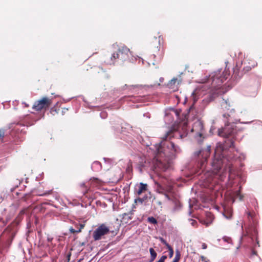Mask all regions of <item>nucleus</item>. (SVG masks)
<instances>
[{
    "instance_id": "473e14b6",
    "label": "nucleus",
    "mask_w": 262,
    "mask_h": 262,
    "mask_svg": "<svg viewBox=\"0 0 262 262\" xmlns=\"http://www.w3.org/2000/svg\"><path fill=\"white\" fill-rule=\"evenodd\" d=\"M81 231V229L80 228H77V229L76 230V233H79Z\"/></svg>"
},
{
    "instance_id": "cd10ccee",
    "label": "nucleus",
    "mask_w": 262,
    "mask_h": 262,
    "mask_svg": "<svg viewBox=\"0 0 262 262\" xmlns=\"http://www.w3.org/2000/svg\"><path fill=\"white\" fill-rule=\"evenodd\" d=\"M4 130L2 129H0V139H2L4 136Z\"/></svg>"
},
{
    "instance_id": "f257e3e1",
    "label": "nucleus",
    "mask_w": 262,
    "mask_h": 262,
    "mask_svg": "<svg viewBox=\"0 0 262 262\" xmlns=\"http://www.w3.org/2000/svg\"><path fill=\"white\" fill-rule=\"evenodd\" d=\"M245 158L244 154L239 153L235 148L232 140H226L224 143L218 142L214 150V159L212 163L213 176L207 178V182L214 183V179L224 181L227 176L228 179H230L228 173L224 171V169L222 170V168L225 167L230 169V162L237 159L241 161Z\"/></svg>"
},
{
    "instance_id": "5701e85b",
    "label": "nucleus",
    "mask_w": 262,
    "mask_h": 262,
    "mask_svg": "<svg viewBox=\"0 0 262 262\" xmlns=\"http://www.w3.org/2000/svg\"><path fill=\"white\" fill-rule=\"evenodd\" d=\"M223 240L224 242H226L228 244H232V239L230 237L228 236H224L223 237Z\"/></svg>"
},
{
    "instance_id": "f704fd0d",
    "label": "nucleus",
    "mask_w": 262,
    "mask_h": 262,
    "mask_svg": "<svg viewBox=\"0 0 262 262\" xmlns=\"http://www.w3.org/2000/svg\"><path fill=\"white\" fill-rule=\"evenodd\" d=\"M33 123H28V122H26V125L27 126H31L33 124Z\"/></svg>"
},
{
    "instance_id": "393cba45",
    "label": "nucleus",
    "mask_w": 262,
    "mask_h": 262,
    "mask_svg": "<svg viewBox=\"0 0 262 262\" xmlns=\"http://www.w3.org/2000/svg\"><path fill=\"white\" fill-rule=\"evenodd\" d=\"M143 202H144V199H143V198H138L135 200V203L136 204H137V203L142 204L143 203Z\"/></svg>"
},
{
    "instance_id": "4be33fe9",
    "label": "nucleus",
    "mask_w": 262,
    "mask_h": 262,
    "mask_svg": "<svg viewBox=\"0 0 262 262\" xmlns=\"http://www.w3.org/2000/svg\"><path fill=\"white\" fill-rule=\"evenodd\" d=\"M148 221L149 223L153 224H156L157 223V220L152 216L148 217Z\"/></svg>"
},
{
    "instance_id": "f3484780",
    "label": "nucleus",
    "mask_w": 262,
    "mask_h": 262,
    "mask_svg": "<svg viewBox=\"0 0 262 262\" xmlns=\"http://www.w3.org/2000/svg\"><path fill=\"white\" fill-rule=\"evenodd\" d=\"M178 79L176 78H172L168 83L167 85L169 88L171 89H174V85L177 82Z\"/></svg>"
},
{
    "instance_id": "ea45409f",
    "label": "nucleus",
    "mask_w": 262,
    "mask_h": 262,
    "mask_svg": "<svg viewBox=\"0 0 262 262\" xmlns=\"http://www.w3.org/2000/svg\"><path fill=\"white\" fill-rule=\"evenodd\" d=\"M20 213H24V210L21 211Z\"/></svg>"
},
{
    "instance_id": "c03bdc74",
    "label": "nucleus",
    "mask_w": 262,
    "mask_h": 262,
    "mask_svg": "<svg viewBox=\"0 0 262 262\" xmlns=\"http://www.w3.org/2000/svg\"><path fill=\"white\" fill-rule=\"evenodd\" d=\"M209 176V174H207L206 177Z\"/></svg>"
},
{
    "instance_id": "58836bf2",
    "label": "nucleus",
    "mask_w": 262,
    "mask_h": 262,
    "mask_svg": "<svg viewBox=\"0 0 262 262\" xmlns=\"http://www.w3.org/2000/svg\"><path fill=\"white\" fill-rule=\"evenodd\" d=\"M239 179H240V180L241 181H244V179H243V178H239Z\"/></svg>"
},
{
    "instance_id": "423d86ee",
    "label": "nucleus",
    "mask_w": 262,
    "mask_h": 262,
    "mask_svg": "<svg viewBox=\"0 0 262 262\" xmlns=\"http://www.w3.org/2000/svg\"><path fill=\"white\" fill-rule=\"evenodd\" d=\"M248 219L249 220V225L246 227L245 225V228L246 230V234L241 237L240 240H242L244 236L248 235L253 239V237L256 235L257 230L256 229V222L254 218V215L250 212H247Z\"/></svg>"
},
{
    "instance_id": "c756f323",
    "label": "nucleus",
    "mask_w": 262,
    "mask_h": 262,
    "mask_svg": "<svg viewBox=\"0 0 262 262\" xmlns=\"http://www.w3.org/2000/svg\"><path fill=\"white\" fill-rule=\"evenodd\" d=\"M70 232H71V233H76V230H75V229H73L72 227H71V228H70Z\"/></svg>"
},
{
    "instance_id": "79ce46f5",
    "label": "nucleus",
    "mask_w": 262,
    "mask_h": 262,
    "mask_svg": "<svg viewBox=\"0 0 262 262\" xmlns=\"http://www.w3.org/2000/svg\"><path fill=\"white\" fill-rule=\"evenodd\" d=\"M241 227H242V229H243L244 226L242 225V226H241Z\"/></svg>"
},
{
    "instance_id": "b1692460",
    "label": "nucleus",
    "mask_w": 262,
    "mask_h": 262,
    "mask_svg": "<svg viewBox=\"0 0 262 262\" xmlns=\"http://www.w3.org/2000/svg\"><path fill=\"white\" fill-rule=\"evenodd\" d=\"M159 239L162 243H163L166 246L167 248L168 247V246H170L163 237H159Z\"/></svg>"
},
{
    "instance_id": "37998d69",
    "label": "nucleus",
    "mask_w": 262,
    "mask_h": 262,
    "mask_svg": "<svg viewBox=\"0 0 262 262\" xmlns=\"http://www.w3.org/2000/svg\"><path fill=\"white\" fill-rule=\"evenodd\" d=\"M253 254H255V252H254V251H253Z\"/></svg>"
},
{
    "instance_id": "4c0bfd02",
    "label": "nucleus",
    "mask_w": 262,
    "mask_h": 262,
    "mask_svg": "<svg viewBox=\"0 0 262 262\" xmlns=\"http://www.w3.org/2000/svg\"><path fill=\"white\" fill-rule=\"evenodd\" d=\"M163 80H164V78H163L161 77V78H160V82H162L163 81Z\"/></svg>"
},
{
    "instance_id": "c9c22d12",
    "label": "nucleus",
    "mask_w": 262,
    "mask_h": 262,
    "mask_svg": "<svg viewBox=\"0 0 262 262\" xmlns=\"http://www.w3.org/2000/svg\"><path fill=\"white\" fill-rule=\"evenodd\" d=\"M251 69V68L250 67H247L246 68V71H249Z\"/></svg>"
},
{
    "instance_id": "39448f33",
    "label": "nucleus",
    "mask_w": 262,
    "mask_h": 262,
    "mask_svg": "<svg viewBox=\"0 0 262 262\" xmlns=\"http://www.w3.org/2000/svg\"><path fill=\"white\" fill-rule=\"evenodd\" d=\"M211 151V146H208L207 148L200 149L193 154V158L196 159L198 162L197 169L195 173L198 175L200 174L206 166L207 158L209 157Z\"/></svg>"
},
{
    "instance_id": "f03ea898",
    "label": "nucleus",
    "mask_w": 262,
    "mask_h": 262,
    "mask_svg": "<svg viewBox=\"0 0 262 262\" xmlns=\"http://www.w3.org/2000/svg\"><path fill=\"white\" fill-rule=\"evenodd\" d=\"M187 127V123L185 122L183 123L182 128L183 130V133L173 130H170L167 132L163 138L162 141L159 144L155 145L156 152L152 163H149V166H147L145 161V164L142 165L141 168L146 170L150 169L153 171H156L157 169L165 170L167 168V164L173 158L174 154L181 152L180 147L169 140L171 139L172 137L177 136V135L181 139L186 137L188 134ZM141 170L142 169H141Z\"/></svg>"
},
{
    "instance_id": "7ed1b4c3",
    "label": "nucleus",
    "mask_w": 262,
    "mask_h": 262,
    "mask_svg": "<svg viewBox=\"0 0 262 262\" xmlns=\"http://www.w3.org/2000/svg\"><path fill=\"white\" fill-rule=\"evenodd\" d=\"M230 76V72L225 69L219 70L211 73L208 77L202 79V83H204L202 87V91H208L210 96V101L212 100L216 96L224 93L223 83Z\"/></svg>"
},
{
    "instance_id": "7c9ffc66",
    "label": "nucleus",
    "mask_w": 262,
    "mask_h": 262,
    "mask_svg": "<svg viewBox=\"0 0 262 262\" xmlns=\"http://www.w3.org/2000/svg\"><path fill=\"white\" fill-rule=\"evenodd\" d=\"M202 248H203V249H206L207 248V245H206V244H205V243H203V244H202Z\"/></svg>"
},
{
    "instance_id": "9b49d317",
    "label": "nucleus",
    "mask_w": 262,
    "mask_h": 262,
    "mask_svg": "<svg viewBox=\"0 0 262 262\" xmlns=\"http://www.w3.org/2000/svg\"><path fill=\"white\" fill-rule=\"evenodd\" d=\"M155 189L156 191L159 193L164 194L165 197L168 199L170 200V198L168 195V193L170 192L172 190L171 186H168L166 188L162 186L159 183H156L155 184Z\"/></svg>"
},
{
    "instance_id": "0eeeda50",
    "label": "nucleus",
    "mask_w": 262,
    "mask_h": 262,
    "mask_svg": "<svg viewBox=\"0 0 262 262\" xmlns=\"http://www.w3.org/2000/svg\"><path fill=\"white\" fill-rule=\"evenodd\" d=\"M224 118H228L227 121H225V127L222 129H219L218 132V135L220 136L227 138L229 136L231 135L234 132V129L233 125L230 124V121H232L231 118V116L228 114H224L223 115Z\"/></svg>"
},
{
    "instance_id": "c85d7f7f",
    "label": "nucleus",
    "mask_w": 262,
    "mask_h": 262,
    "mask_svg": "<svg viewBox=\"0 0 262 262\" xmlns=\"http://www.w3.org/2000/svg\"><path fill=\"white\" fill-rule=\"evenodd\" d=\"M10 220L9 218H7V220H6V221L5 222V221H3V223H4V225H6L7 224V223L8 222V221ZM3 221V218H2L1 217H0V222Z\"/></svg>"
},
{
    "instance_id": "72a5a7b5",
    "label": "nucleus",
    "mask_w": 262,
    "mask_h": 262,
    "mask_svg": "<svg viewBox=\"0 0 262 262\" xmlns=\"http://www.w3.org/2000/svg\"><path fill=\"white\" fill-rule=\"evenodd\" d=\"M79 226H80L79 228H80L82 230V229L83 228L84 225L81 224L79 225Z\"/></svg>"
},
{
    "instance_id": "a211bd4d",
    "label": "nucleus",
    "mask_w": 262,
    "mask_h": 262,
    "mask_svg": "<svg viewBox=\"0 0 262 262\" xmlns=\"http://www.w3.org/2000/svg\"><path fill=\"white\" fill-rule=\"evenodd\" d=\"M181 253L180 252L177 250L176 251V256L173 260L172 262H178L180 259Z\"/></svg>"
},
{
    "instance_id": "f8f14e48",
    "label": "nucleus",
    "mask_w": 262,
    "mask_h": 262,
    "mask_svg": "<svg viewBox=\"0 0 262 262\" xmlns=\"http://www.w3.org/2000/svg\"><path fill=\"white\" fill-rule=\"evenodd\" d=\"M206 215L207 217V220L201 219L200 220V221L202 224L205 225L207 227L212 223L213 220V215L211 213H207Z\"/></svg>"
},
{
    "instance_id": "a19ab883",
    "label": "nucleus",
    "mask_w": 262,
    "mask_h": 262,
    "mask_svg": "<svg viewBox=\"0 0 262 262\" xmlns=\"http://www.w3.org/2000/svg\"><path fill=\"white\" fill-rule=\"evenodd\" d=\"M10 227H8V228H7V230H10Z\"/></svg>"
},
{
    "instance_id": "6ab92c4d",
    "label": "nucleus",
    "mask_w": 262,
    "mask_h": 262,
    "mask_svg": "<svg viewBox=\"0 0 262 262\" xmlns=\"http://www.w3.org/2000/svg\"><path fill=\"white\" fill-rule=\"evenodd\" d=\"M234 197L236 198H239V200H242L243 196L241 195L240 192V189L234 192Z\"/></svg>"
},
{
    "instance_id": "4468645a",
    "label": "nucleus",
    "mask_w": 262,
    "mask_h": 262,
    "mask_svg": "<svg viewBox=\"0 0 262 262\" xmlns=\"http://www.w3.org/2000/svg\"><path fill=\"white\" fill-rule=\"evenodd\" d=\"M91 167L93 171H98L101 169V164L98 161H95L92 164Z\"/></svg>"
},
{
    "instance_id": "bb28decb",
    "label": "nucleus",
    "mask_w": 262,
    "mask_h": 262,
    "mask_svg": "<svg viewBox=\"0 0 262 262\" xmlns=\"http://www.w3.org/2000/svg\"><path fill=\"white\" fill-rule=\"evenodd\" d=\"M167 258V256L166 255H163L160 259L157 262H164L165 259Z\"/></svg>"
},
{
    "instance_id": "6e6552de",
    "label": "nucleus",
    "mask_w": 262,
    "mask_h": 262,
    "mask_svg": "<svg viewBox=\"0 0 262 262\" xmlns=\"http://www.w3.org/2000/svg\"><path fill=\"white\" fill-rule=\"evenodd\" d=\"M110 233V229L105 224L100 225L93 232V237L94 241H99L102 237Z\"/></svg>"
},
{
    "instance_id": "aec40b11",
    "label": "nucleus",
    "mask_w": 262,
    "mask_h": 262,
    "mask_svg": "<svg viewBox=\"0 0 262 262\" xmlns=\"http://www.w3.org/2000/svg\"><path fill=\"white\" fill-rule=\"evenodd\" d=\"M188 221L192 226H193L194 227H197L198 223H197L196 221L193 220V219H189Z\"/></svg>"
},
{
    "instance_id": "1a4fd4ad",
    "label": "nucleus",
    "mask_w": 262,
    "mask_h": 262,
    "mask_svg": "<svg viewBox=\"0 0 262 262\" xmlns=\"http://www.w3.org/2000/svg\"><path fill=\"white\" fill-rule=\"evenodd\" d=\"M52 103V100L48 98L45 97L41 99L36 101L33 105V109L39 111L43 108H48Z\"/></svg>"
},
{
    "instance_id": "ddd939ff",
    "label": "nucleus",
    "mask_w": 262,
    "mask_h": 262,
    "mask_svg": "<svg viewBox=\"0 0 262 262\" xmlns=\"http://www.w3.org/2000/svg\"><path fill=\"white\" fill-rule=\"evenodd\" d=\"M147 189V184L140 183L139 185L136 188V192L138 195L141 194Z\"/></svg>"
},
{
    "instance_id": "2eb2a0df",
    "label": "nucleus",
    "mask_w": 262,
    "mask_h": 262,
    "mask_svg": "<svg viewBox=\"0 0 262 262\" xmlns=\"http://www.w3.org/2000/svg\"><path fill=\"white\" fill-rule=\"evenodd\" d=\"M178 114L179 113L176 110H172L169 114H166L164 119L165 121H166L167 120H169V118H170V117H172L173 115H175L176 116L178 117Z\"/></svg>"
},
{
    "instance_id": "20e7f679",
    "label": "nucleus",
    "mask_w": 262,
    "mask_h": 262,
    "mask_svg": "<svg viewBox=\"0 0 262 262\" xmlns=\"http://www.w3.org/2000/svg\"><path fill=\"white\" fill-rule=\"evenodd\" d=\"M114 51L111 54V57L105 60L107 64H122L128 58L129 54H131L128 48L124 46L118 47L113 45Z\"/></svg>"
},
{
    "instance_id": "a878e982",
    "label": "nucleus",
    "mask_w": 262,
    "mask_h": 262,
    "mask_svg": "<svg viewBox=\"0 0 262 262\" xmlns=\"http://www.w3.org/2000/svg\"><path fill=\"white\" fill-rule=\"evenodd\" d=\"M228 101L227 100H225L223 102L222 106L225 108L228 109L227 106H229V104H228Z\"/></svg>"
},
{
    "instance_id": "9d476101",
    "label": "nucleus",
    "mask_w": 262,
    "mask_h": 262,
    "mask_svg": "<svg viewBox=\"0 0 262 262\" xmlns=\"http://www.w3.org/2000/svg\"><path fill=\"white\" fill-rule=\"evenodd\" d=\"M191 132L195 133V138L200 142L198 138H201L204 133L203 125L200 120H198L194 123Z\"/></svg>"
},
{
    "instance_id": "e433bc0d",
    "label": "nucleus",
    "mask_w": 262,
    "mask_h": 262,
    "mask_svg": "<svg viewBox=\"0 0 262 262\" xmlns=\"http://www.w3.org/2000/svg\"><path fill=\"white\" fill-rule=\"evenodd\" d=\"M23 104L25 105V106L26 107H28L29 106V105L28 104H27L26 103H25V102H24Z\"/></svg>"
},
{
    "instance_id": "412c9836",
    "label": "nucleus",
    "mask_w": 262,
    "mask_h": 262,
    "mask_svg": "<svg viewBox=\"0 0 262 262\" xmlns=\"http://www.w3.org/2000/svg\"><path fill=\"white\" fill-rule=\"evenodd\" d=\"M169 250V258L172 257L173 255V250L170 246H168L167 248Z\"/></svg>"
},
{
    "instance_id": "dca6fc26",
    "label": "nucleus",
    "mask_w": 262,
    "mask_h": 262,
    "mask_svg": "<svg viewBox=\"0 0 262 262\" xmlns=\"http://www.w3.org/2000/svg\"><path fill=\"white\" fill-rule=\"evenodd\" d=\"M149 252L150 254V262H152L156 259L157 254L152 248L149 249Z\"/></svg>"
},
{
    "instance_id": "2f4dec72",
    "label": "nucleus",
    "mask_w": 262,
    "mask_h": 262,
    "mask_svg": "<svg viewBox=\"0 0 262 262\" xmlns=\"http://www.w3.org/2000/svg\"><path fill=\"white\" fill-rule=\"evenodd\" d=\"M105 113H104V112H101V113H100V116H101V117H102V118H105Z\"/></svg>"
}]
</instances>
